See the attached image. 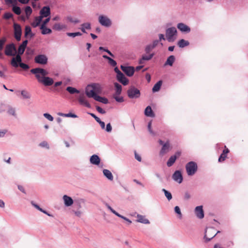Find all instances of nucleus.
I'll list each match as a JSON object with an SVG mask.
<instances>
[{"mask_svg":"<svg viewBox=\"0 0 248 248\" xmlns=\"http://www.w3.org/2000/svg\"><path fill=\"white\" fill-rule=\"evenodd\" d=\"M26 47L23 46L21 44L19 45L18 49H17V55H16V57H13L12 59H13V61L15 60V59L20 61L21 57V56L24 53Z\"/></svg>","mask_w":248,"mask_h":248,"instance_id":"obj_15","label":"nucleus"},{"mask_svg":"<svg viewBox=\"0 0 248 248\" xmlns=\"http://www.w3.org/2000/svg\"><path fill=\"white\" fill-rule=\"evenodd\" d=\"M91 85L92 88L96 92V93H99L101 92L102 88L101 86L98 83H92Z\"/></svg>","mask_w":248,"mask_h":248,"instance_id":"obj_32","label":"nucleus"},{"mask_svg":"<svg viewBox=\"0 0 248 248\" xmlns=\"http://www.w3.org/2000/svg\"><path fill=\"white\" fill-rule=\"evenodd\" d=\"M66 19L68 20L70 22L73 23L74 24H77L80 22V20L76 18H73L71 16H67L66 17Z\"/></svg>","mask_w":248,"mask_h":248,"instance_id":"obj_45","label":"nucleus"},{"mask_svg":"<svg viewBox=\"0 0 248 248\" xmlns=\"http://www.w3.org/2000/svg\"><path fill=\"white\" fill-rule=\"evenodd\" d=\"M14 36L17 41L21 40V36L22 34V30L21 26L19 24L15 23L14 25Z\"/></svg>","mask_w":248,"mask_h":248,"instance_id":"obj_9","label":"nucleus"},{"mask_svg":"<svg viewBox=\"0 0 248 248\" xmlns=\"http://www.w3.org/2000/svg\"><path fill=\"white\" fill-rule=\"evenodd\" d=\"M43 18L39 16L34 17L33 21L31 23V25L33 28H36L40 25Z\"/></svg>","mask_w":248,"mask_h":248,"instance_id":"obj_29","label":"nucleus"},{"mask_svg":"<svg viewBox=\"0 0 248 248\" xmlns=\"http://www.w3.org/2000/svg\"><path fill=\"white\" fill-rule=\"evenodd\" d=\"M162 190L163 192H164V194H165L166 197L167 198V199L168 200V201H170V200H171L172 197V195H171V194L170 193V192L167 191V190H166L164 188H163Z\"/></svg>","mask_w":248,"mask_h":248,"instance_id":"obj_48","label":"nucleus"},{"mask_svg":"<svg viewBox=\"0 0 248 248\" xmlns=\"http://www.w3.org/2000/svg\"><path fill=\"white\" fill-rule=\"evenodd\" d=\"M6 41V38L4 37L0 39V50H1L3 48V46Z\"/></svg>","mask_w":248,"mask_h":248,"instance_id":"obj_57","label":"nucleus"},{"mask_svg":"<svg viewBox=\"0 0 248 248\" xmlns=\"http://www.w3.org/2000/svg\"><path fill=\"white\" fill-rule=\"evenodd\" d=\"M88 114L93 117L97 123L99 121V120H100V119L97 117L94 114L90 112H88Z\"/></svg>","mask_w":248,"mask_h":248,"instance_id":"obj_64","label":"nucleus"},{"mask_svg":"<svg viewBox=\"0 0 248 248\" xmlns=\"http://www.w3.org/2000/svg\"><path fill=\"white\" fill-rule=\"evenodd\" d=\"M162 84V81L161 80H159L158 82H157L154 85V87H153V88L152 89V91L154 93L158 92L160 90Z\"/></svg>","mask_w":248,"mask_h":248,"instance_id":"obj_41","label":"nucleus"},{"mask_svg":"<svg viewBox=\"0 0 248 248\" xmlns=\"http://www.w3.org/2000/svg\"><path fill=\"white\" fill-rule=\"evenodd\" d=\"M6 4L9 5L11 4L13 6V11L17 15L21 14V11L19 7L16 6L17 0H4Z\"/></svg>","mask_w":248,"mask_h":248,"instance_id":"obj_7","label":"nucleus"},{"mask_svg":"<svg viewBox=\"0 0 248 248\" xmlns=\"http://www.w3.org/2000/svg\"><path fill=\"white\" fill-rule=\"evenodd\" d=\"M34 35V34L31 32V28L29 26H26L25 28V37L27 38L30 36V38H32Z\"/></svg>","mask_w":248,"mask_h":248,"instance_id":"obj_30","label":"nucleus"},{"mask_svg":"<svg viewBox=\"0 0 248 248\" xmlns=\"http://www.w3.org/2000/svg\"><path fill=\"white\" fill-rule=\"evenodd\" d=\"M128 97L130 99H137L140 97V92L134 86H131L127 91Z\"/></svg>","mask_w":248,"mask_h":248,"instance_id":"obj_2","label":"nucleus"},{"mask_svg":"<svg viewBox=\"0 0 248 248\" xmlns=\"http://www.w3.org/2000/svg\"><path fill=\"white\" fill-rule=\"evenodd\" d=\"M152 121H150L148 124V129L150 133L153 136H155V133L152 130Z\"/></svg>","mask_w":248,"mask_h":248,"instance_id":"obj_56","label":"nucleus"},{"mask_svg":"<svg viewBox=\"0 0 248 248\" xmlns=\"http://www.w3.org/2000/svg\"><path fill=\"white\" fill-rule=\"evenodd\" d=\"M106 206L113 214L117 216V217L119 215V214L115 210H114L108 204L106 203Z\"/></svg>","mask_w":248,"mask_h":248,"instance_id":"obj_54","label":"nucleus"},{"mask_svg":"<svg viewBox=\"0 0 248 248\" xmlns=\"http://www.w3.org/2000/svg\"><path fill=\"white\" fill-rule=\"evenodd\" d=\"M176 33L177 30L175 27H172L168 28L166 31V36L167 40L169 42L173 41V36L176 34Z\"/></svg>","mask_w":248,"mask_h":248,"instance_id":"obj_6","label":"nucleus"},{"mask_svg":"<svg viewBox=\"0 0 248 248\" xmlns=\"http://www.w3.org/2000/svg\"><path fill=\"white\" fill-rule=\"evenodd\" d=\"M13 16V14L10 12L5 13L4 15V18L6 19H9Z\"/></svg>","mask_w":248,"mask_h":248,"instance_id":"obj_61","label":"nucleus"},{"mask_svg":"<svg viewBox=\"0 0 248 248\" xmlns=\"http://www.w3.org/2000/svg\"><path fill=\"white\" fill-rule=\"evenodd\" d=\"M66 91L70 94H73L74 93H79V91L73 87L68 86L66 88Z\"/></svg>","mask_w":248,"mask_h":248,"instance_id":"obj_43","label":"nucleus"},{"mask_svg":"<svg viewBox=\"0 0 248 248\" xmlns=\"http://www.w3.org/2000/svg\"><path fill=\"white\" fill-rule=\"evenodd\" d=\"M40 29L41 30L42 34L44 35L50 34L52 32V30L49 28H47L46 26H45L43 28L40 27Z\"/></svg>","mask_w":248,"mask_h":248,"instance_id":"obj_44","label":"nucleus"},{"mask_svg":"<svg viewBox=\"0 0 248 248\" xmlns=\"http://www.w3.org/2000/svg\"><path fill=\"white\" fill-rule=\"evenodd\" d=\"M105 130L107 132H110L112 131V126L110 123L107 124Z\"/></svg>","mask_w":248,"mask_h":248,"instance_id":"obj_63","label":"nucleus"},{"mask_svg":"<svg viewBox=\"0 0 248 248\" xmlns=\"http://www.w3.org/2000/svg\"><path fill=\"white\" fill-rule=\"evenodd\" d=\"M90 161L93 165H98L100 162V159L97 155H93L91 156Z\"/></svg>","mask_w":248,"mask_h":248,"instance_id":"obj_24","label":"nucleus"},{"mask_svg":"<svg viewBox=\"0 0 248 248\" xmlns=\"http://www.w3.org/2000/svg\"><path fill=\"white\" fill-rule=\"evenodd\" d=\"M50 17H47L46 19H45L42 23L40 27L43 28L45 26H46L47 23L50 21Z\"/></svg>","mask_w":248,"mask_h":248,"instance_id":"obj_59","label":"nucleus"},{"mask_svg":"<svg viewBox=\"0 0 248 248\" xmlns=\"http://www.w3.org/2000/svg\"><path fill=\"white\" fill-rule=\"evenodd\" d=\"M97 111L101 114H104L106 113V111L99 106L96 107Z\"/></svg>","mask_w":248,"mask_h":248,"instance_id":"obj_62","label":"nucleus"},{"mask_svg":"<svg viewBox=\"0 0 248 248\" xmlns=\"http://www.w3.org/2000/svg\"><path fill=\"white\" fill-rule=\"evenodd\" d=\"M220 231H217L215 233V230L214 228H208L205 231L204 238L206 242H208L213 238Z\"/></svg>","mask_w":248,"mask_h":248,"instance_id":"obj_4","label":"nucleus"},{"mask_svg":"<svg viewBox=\"0 0 248 248\" xmlns=\"http://www.w3.org/2000/svg\"><path fill=\"white\" fill-rule=\"evenodd\" d=\"M177 45L179 47L181 48H183L185 46H186L189 45V43L188 41H186L183 39L180 40L178 43Z\"/></svg>","mask_w":248,"mask_h":248,"instance_id":"obj_38","label":"nucleus"},{"mask_svg":"<svg viewBox=\"0 0 248 248\" xmlns=\"http://www.w3.org/2000/svg\"><path fill=\"white\" fill-rule=\"evenodd\" d=\"M91 24L89 23H84L81 25V27L79 29L83 32L86 33L85 29L90 30L91 29Z\"/></svg>","mask_w":248,"mask_h":248,"instance_id":"obj_37","label":"nucleus"},{"mask_svg":"<svg viewBox=\"0 0 248 248\" xmlns=\"http://www.w3.org/2000/svg\"><path fill=\"white\" fill-rule=\"evenodd\" d=\"M48 61L47 57L44 54H39L34 58V62L36 63L40 64H46Z\"/></svg>","mask_w":248,"mask_h":248,"instance_id":"obj_10","label":"nucleus"},{"mask_svg":"<svg viewBox=\"0 0 248 248\" xmlns=\"http://www.w3.org/2000/svg\"><path fill=\"white\" fill-rule=\"evenodd\" d=\"M114 85L115 88V93L114 94L120 95L122 93V86L117 82H115Z\"/></svg>","mask_w":248,"mask_h":248,"instance_id":"obj_35","label":"nucleus"},{"mask_svg":"<svg viewBox=\"0 0 248 248\" xmlns=\"http://www.w3.org/2000/svg\"><path fill=\"white\" fill-rule=\"evenodd\" d=\"M30 71L32 74L40 73L42 77H46L48 75V72L46 70L39 67L32 69Z\"/></svg>","mask_w":248,"mask_h":248,"instance_id":"obj_19","label":"nucleus"},{"mask_svg":"<svg viewBox=\"0 0 248 248\" xmlns=\"http://www.w3.org/2000/svg\"><path fill=\"white\" fill-rule=\"evenodd\" d=\"M103 57L108 60V63L112 66L114 67L117 65L116 62L107 55H103Z\"/></svg>","mask_w":248,"mask_h":248,"instance_id":"obj_40","label":"nucleus"},{"mask_svg":"<svg viewBox=\"0 0 248 248\" xmlns=\"http://www.w3.org/2000/svg\"><path fill=\"white\" fill-rule=\"evenodd\" d=\"M154 56V53L150 54L149 55H143L142 58L139 60V63L142 64L145 61L150 60Z\"/></svg>","mask_w":248,"mask_h":248,"instance_id":"obj_26","label":"nucleus"},{"mask_svg":"<svg viewBox=\"0 0 248 248\" xmlns=\"http://www.w3.org/2000/svg\"><path fill=\"white\" fill-rule=\"evenodd\" d=\"M175 60V57L173 55H170L168 57L166 61L164 63V66H172Z\"/></svg>","mask_w":248,"mask_h":248,"instance_id":"obj_25","label":"nucleus"},{"mask_svg":"<svg viewBox=\"0 0 248 248\" xmlns=\"http://www.w3.org/2000/svg\"><path fill=\"white\" fill-rule=\"evenodd\" d=\"M59 115L61 116H64L66 117H72V118H77L78 117L77 115L72 113H68L66 114L60 113H59Z\"/></svg>","mask_w":248,"mask_h":248,"instance_id":"obj_47","label":"nucleus"},{"mask_svg":"<svg viewBox=\"0 0 248 248\" xmlns=\"http://www.w3.org/2000/svg\"><path fill=\"white\" fill-rule=\"evenodd\" d=\"M121 69L128 77H131L133 75L135 69L132 66H127L121 65Z\"/></svg>","mask_w":248,"mask_h":248,"instance_id":"obj_11","label":"nucleus"},{"mask_svg":"<svg viewBox=\"0 0 248 248\" xmlns=\"http://www.w3.org/2000/svg\"><path fill=\"white\" fill-rule=\"evenodd\" d=\"M25 12L26 16L28 17L32 13V9L30 6H27L25 9Z\"/></svg>","mask_w":248,"mask_h":248,"instance_id":"obj_50","label":"nucleus"},{"mask_svg":"<svg viewBox=\"0 0 248 248\" xmlns=\"http://www.w3.org/2000/svg\"><path fill=\"white\" fill-rule=\"evenodd\" d=\"M85 93L86 95L89 98H93L94 99L95 96L97 95L94 90L92 88L91 85H88L85 89Z\"/></svg>","mask_w":248,"mask_h":248,"instance_id":"obj_12","label":"nucleus"},{"mask_svg":"<svg viewBox=\"0 0 248 248\" xmlns=\"http://www.w3.org/2000/svg\"><path fill=\"white\" fill-rule=\"evenodd\" d=\"M154 48V47L151 44H149L146 46L145 51L147 54H149Z\"/></svg>","mask_w":248,"mask_h":248,"instance_id":"obj_53","label":"nucleus"},{"mask_svg":"<svg viewBox=\"0 0 248 248\" xmlns=\"http://www.w3.org/2000/svg\"><path fill=\"white\" fill-rule=\"evenodd\" d=\"M172 178L179 184H181L183 179L181 172L180 170H176L173 174Z\"/></svg>","mask_w":248,"mask_h":248,"instance_id":"obj_17","label":"nucleus"},{"mask_svg":"<svg viewBox=\"0 0 248 248\" xmlns=\"http://www.w3.org/2000/svg\"><path fill=\"white\" fill-rule=\"evenodd\" d=\"M42 83L46 86H51L54 83L53 79L48 77H42Z\"/></svg>","mask_w":248,"mask_h":248,"instance_id":"obj_23","label":"nucleus"},{"mask_svg":"<svg viewBox=\"0 0 248 248\" xmlns=\"http://www.w3.org/2000/svg\"><path fill=\"white\" fill-rule=\"evenodd\" d=\"M177 28L182 32L188 33L190 31V28L183 23H179L177 24Z\"/></svg>","mask_w":248,"mask_h":248,"instance_id":"obj_20","label":"nucleus"},{"mask_svg":"<svg viewBox=\"0 0 248 248\" xmlns=\"http://www.w3.org/2000/svg\"><path fill=\"white\" fill-rule=\"evenodd\" d=\"M78 102L79 103L82 105H84L86 107L88 108H91V104L85 99L84 96L83 94L80 95L78 99Z\"/></svg>","mask_w":248,"mask_h":248,"instance_id":"obj_21","label":"nucleus"},{"mask_svg":"<svg viewBox=\"0 0 248 248\" xmlns=\"http://www.w3.org/2000/svg\"><path fill=\"white\" fill-rule=\"evenodd\" d=\"M229 152V150L228 148H225L224 150H223L222 153L219 157L218 161L221 162L224 161L227 157V154H228Z\"/></svg>","mask_w":248,"mask_h":248,"instance_id":"obj_34","label":"nucleus"},{"mask_svg":"<svg viewBox=\"0 0 248 248\" xmlns=\"http://www.w3.org/2000/svg\"><path fill=\"white\" fill-rule=\"evenodd\" d=\"M144 114L147 117H155V114L150 106H147L144 110Z\"/></svg>","mask_w":248,"mask_h":248,"instance_id":"obj_28","label":"nucleus"},{"mask_svg":"<svg viewBox=\"0 0 248 248\" xmlns=\"http://www.w3.org/2000/svg\"><path fill=\"white\" fill-rule=\"evenodd\" d=\"M64 203L66 206H70L73 204L74 201L72 198L66 195H64L62 197Z\"/></svg>","mask_w":248,"mask_h":248,"instance_id":"obj_22","label":"nucleus"},{"mask_svg":"<svg viewBox=\"0 0 248 248\" xmlns=\"http://www.w3.org/2000/svg\"><path fill=\"white\" fill-rule=\"evenodd\" d=\"M66 35L69 37H75L78 36H81L82 35V33L80 32H67Z\"/></svg>","mask_w":248,"mask_h":248,"instance_id":"obj_49","label":"nucleus"},{"mask_svg":"<svg viewBox=\"0 0 248 248\" xmlns=\"http://www.w3.org/2000/svg\"><path fill=\"white\" fill-rule=\"evenodd\" d=\"M50 9L49 6H44L40 11V16L42 18L50 17Z\"/></svg>","mask_w":248,"mask_h":248,"instance_id":"obj_13","label":"nucleus"},{"mask_svg":"<svg viewBox=\"0 0 248 248\" xmlns=\"http://www.w3.org/2000/svg\"><path fill=\"white\" fill-rule=\"evenodd\" d=\"M137 222H140L141 223L148 224L150 223V221L148 219L145 218V217L139 214L137 215Z\"/></svg>","mask_w":248,"mask_h":248,"instance_id":"obj_31","label":"nucleus"},{"mask_svg":"<svg viewBox=\"0 0 248 248\" xmlns=\"http://www.w3.org/2000/svg\"><path fill=\"white\" fill-rule=\"evenodd\" d=\"M117 80L121 83L123 85H126L129 82V80L127 78L123 73L118 75H116Z\"/></svg>","mask_w":248,"mask_h":248,"instance_id":"obj_18","label":"nucleus"},{"mask_svg":"<svg viewBox=\"0 0 248 248\" xmlns=\"http://www.w3.org/2000/svg\"><path fill=\"white\" fill-rule=\"evenodd\" d=\"M94 100L104 104H107L108 103V99L104 97H101L98 95L95 96Z\"/></svg>","mask_w":248,"mask_h":248,"instance_id":"obj_36","label":"nucleus"},{"mask_svg":"<svg viewBox=\"0 0 248 248\" xmlns=\"http://www.w3.org/2000/svg\"><path fill=\"white\" fill-rule=\"evenodd\" d=\"M11 64L14 67L20 66L24 70H28L29 68V66L27 64L22 62V58H21L20 61H18L16 59L13 61V59H12L11 61Z\"/></svg>","mask_w":248,"mask_h":248,"instance_id":"obj_8","label":"nucleus"},{"mask_svg":"<svg viewBox=\"0 0 248 248\" xmlns=\"http://www.w3.org/2000/svg\"><path fill=\"white\" fill-rule=\"evenodd\" d=\"M177 158L176 155L171 156L167 162V165L168 167H171L175 162Z\"/></svg>","mask_w":248,"mask_h":248,"instance_id":"obj_39","label":"nucleus"},{"mask_svg":"<svg viewBox=\"0 0 248 248\" xmlns=\"http://www.w3.org/2000/svg\"><path fill=\"white\" fill-rule=\"evenodd\" d=\"M103 173L104 176L109 180L112 181L113 180V176L110 170L107 169H104Z\"/></svg>","mask_w":248,"mask_h":248,"instance_id":"obj_33","label":"nucleus"},{"mask_svg":"<svg viewBox=\"0 0 248 248\" xmlns=\"http://www.w3.org/2000/svg\"><path fill=\"white\" fill-rule=\"evenodd\" d=\"M21 94L24 99H30L31 97V94L25 90H23L21 92Z\"/></svg>","mask_w":248,"mask_h":248,"instance_id":"obj_46","label":"nucleus"},{"mask_svg":"<svg viewBox=\"0 0 248 248\" xmlns=\"http://www.w3.org/2000/svg\"><path fill=\"white\" fill-rule=\"evenodd\" d=\"M106 206L113 214L117 216V217L119 215V214L115 210H114L108 204L106 203Z\"/></svg>","mask_w":248,"mask_h":248,"instance_id":"obj_55","label":"nucleus"},{"mask_svg":"<svg viewBox=\"0 0 248 248\" xmlns=\"http://www.w3.org/2000/svg\"><path fill=\"white\" fill-rule=\"evenodd\" d=\"M158 142L160 145H162V148L160 151V155H164L169 151L170 144L169 142H167L166 143H164L163 141L161 140H159Z\"/></svg>","mask_w":248,"mask_h":248,"instance_id":"obj_14","label":"nucleus"},{"mask_svg":"<svg viewBox=\"0 0 248 248\" xmlns=\"http://www.w3.org/2000/svg\"><path fill=\"white\" fill-rule=\"evenodd\" d=\"M174 211L177 214H178V217L179 218H181L182 217V214L181 213V210L179 206H176L174 207Z\"/></svg>","mask_w":248,"mask_h":248,"instance_id":"obj_52","label":"nucleus"},{"mask_svg":"<svg viewBox=\"0 0 248 248\" xmlns=\"http://www.w3.org/2000/svg\"><path fill=\"white\" fill-rule=\"evenodd\" d=\"M4 53L7 56L16 57L17 55V49L13 43L7 44L5 48Z\"/></svg>","mask_w":248,"mask_h":248,"instance_id":"obj_1","label":"nucleus"},{"mask_svg":"<svg viewBox=\"0 0 248 248\" xmlns=\"http://www.w3.org/2000/svg\"><path fill=\"white\" fill-rule=\"evenodd\" d=\"M186 169L187 175L189 176L193 175L197 171L198 166L196 162L194 161H190L186 165Z\"/></svg>","mask_w":248,"mask_h":248,"instance_id":"obj_3","label":"nucleus"},{"mask_svg":"<svg viewBox=\"0 0 248 248\" xmlns=\"http://www.w3.org/2000/svg\"><path fill=\"white\" fill-rule=\"evenodd\" d=\"M43 116L47 120H48L50 121H53V117L49 113H44L43 114Z\"/></svg>","mask_w":248,"mask_h":248,"instance_id":"obj_60","label":"nucleus"},{"mask_svg":"<svg viewBox=\"0 0 248 248\" xmlns=\"http://www.w3.org/2000/svg\"><path fill=\"white\" fill-rule=\"evenodd\" d=\"M7 113L9 115H12L14 117L16 116L15 108H13L9 105H8L7 106Z\"/></svg>","mask_w":248,"mask_h":248,"instance_id":"obj_42","label":"nucleus"},{"mask_svg":"<svg viewBox=\"0 0 248 248\" xmlns=\"http://www.w3.org/2000/svg\"><path fill=\"white\" fill-rule=\"evenodd\" d=\"M195 214L196 217L199 219H202L204 217V212L202 205L196 207L195 208Z\"/></svg>","mask_w":248,"mask_h":248,"instance_id":"obj_16","label":"nucleus"},{"mask_svg":"<svg viewBox=\"0 0 248 248\" xmlns=\"http://www.w3.org/2000/svg\"><path fill=\"white\" fill-rule=\"evenodd\" d=\"M39 146L42 147L46 148L47 149H49V145L46 141H43L40 143Z\"/></svg>","mask_w":248,"mask_h":248,"instance_id":"obj_58","label":"nucleus"},{"mask_svg":"<svg viewBox=\"0 0 248 248\" xmlns=\"http://www.w3.org/2000/svg\"><path fill=\"white\" fill-rule=\"evenodd\" d=\"M98 22L103 26L109 27L112 25V21L107 16L100 15L98 17Z\"/></svg>","mask_w":248,"mask_h":248,"instance_id":"obj_5","label":"nucleus"},{"mask_svg":"<svg viewBox=\"0 0 248 248\" xmlns=\"http://www.w3.org/2000/svg\"><path fill=\"white\" fill-rule=\"evenodd\" d=\"M113 98L117 102L119 103H122L124 101V99L123 96H119V95L113 94Z\"/></svg>","mask_w":248,"mask_h":248,"instance_id":"obj_51","label":"nucleus"},{"mask_svg":"<svg viewBox=\"0 0 248 248\" xmlns=\"http://www.w3.org/2000/svg\"><path fill=\"white\" fill-rule=\"evenodd\" d=\"M66 28L67 26L66 25L62 24L61 23H56L54 24L53 26V29L57 31H61Z\"/></svg>","mask_w":248,"mask_h":248,"instance_id":"obj_27","label":"nucleus"}]
</instances>
